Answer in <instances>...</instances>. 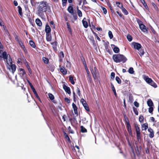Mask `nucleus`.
Masks as SVG:
<instances>
[{
	"label": "nucleus",
	"mask_w": 159,
	"mask_h": 159,
	"mask_svg": "<svg viewBox=\"0 0 159 159\" xmlns=\"http://www.w3.org/2000/svg\"><path fill=\"white\" fill-rule=\"evenodd\" d=\"M37 7V13L39 16L42 17L44 16V12L47 11L48 4L46 1H43L38 2Z\"/></svg>",
	"instance_id": "obj_1"
},
{
	"label": "nucleus",
	"mask_w": 159,
	"mask_h": 159,
	"mask_svg": "<svg viewBox=\"0 0 159 159\" xmlns=\"http://www.w3.org/2000/svg\"><path fill=\"white\" fill-rule=\"evenodd\" d=\"M112 59L116 63L122 62L124 63L126 62L127 59L124 55L120 54H114L112 56Z\"/></svg>",
	"instance_id": "obj_2"
},
{
	"label": "nucleus",
	"mask_w": 159,
	"mask_h": 159,
	"mask_svg": "<svg viewBox=\"0 0 159 159\" xmlns=\"http://www.w3.org/2000/svg\"><path fill=\"white\" fill-rule=\"evenodd\" d=\"M134 126L136 133L137 139L138 141H139L141 139V134L140 128L137 123L134 124Z\"/></svg>",
	"instance_id": "obj_3"
},
{
	"label": "nucleus",
	"mask_w": 159,
	"mask_h": 159,
	"mask_svg": "<svg viewBox=\"0 0 159 159\" xmlns=\"http://www.w3.org/2000/svg\"><path fill=\"white\" fill-rule=\"evenodd\" d=\"M67 10L73 16L74 20H77L78 18V17L76 12H75L74 11L72 7L71 6H69L67 8Z\"/></svg>",
	"instance_id": "obj_4"
},
{
	"label": "nucleus",
	"mask_w": 159,
	"mask_h": 159,
	"mask_svg": "<svg viewBox=\"0 0 159 159\" xmlns=\"http://www.w3.org/2000/svg\"><path fill=\"white\" fill-rule=\"evenodd\" d=\"M80 102L83 105L85 110L88 112L89 111L90 109L89 108V107L88 104L87 103L86 101L84 99V98H82L81 99Z\"/></svg>",
	"instance_id": "obj_5"
},
{
	"label": "nucleus",
	"mask_w": 159,
	"mask_h": 159,
	"mask_svg": "<svg viewBox=\"0 0 159 159\" xmlns=\"http://www.w3.org/2000/svg\"><path fill=\"white\" fill-rule=\"evenodd\" d=\"M91 71L93 76L94 79L97 78L98 75V71L96 67H94V70H91Z\"/></svg>",
	"instance_id": "obj_6"
},
{
	"label": "nucleus",
	"mask_w": 159,
	"mask_h": 159,
	"mask_svg": "<svg viewBox=\"0 0 159 159\" xmlns=\"http://www.w3.org/2000/svg\"><path fill=\"white\" fill-rule=\"evenodd\" d=\"M131 44L133 46L134 48L137 50L140 49L142 47L141 44L138 43L133 42H132Z\"/></svg>",
	"instance_id": "obj_7"
},
{
	"label": "nucleus",
	"mask_w": 159,
	"mask_h": 159,
	"mask_svg": "<svg viewBox=\"0 0 159 159\" xmlns=\"http://www.w3.org/2000/svg\"><path fill=\"white\" fill-rule=\"evenodd\" d=\"M8 55L6 51L3 52L2 50H0V57L4 59H7Z\"/></svg>",
	"instance_id": "obj_8"
},
{
	"label": "nucleus",
	"mask_w": 159,
	"mask_h": 159,
	"mask_svg": "<svg viewBox=\"0 0 159 159\" xmlns=\"http://www.w3.org/2000/svg\"><path fill=\"white\" fill-rule=\"evenodd\" d=\"M148 131L150 133L149 134V137L150 138H152L154 137V132L152 129L151 127L148 128Z\"/></svg>",
	"instance_id": "obj_9"
},
{
	"label": "nucleus",
	"mask_w": 159,
	"mask_h": 159,
	"mask_svg": "<svg viewBox=\"0 0 159 159\" xmlns=\"http://www.w3.org/2000/svg\"><path fill=\"white\" fill-rule=\"evenodd\" d=\"M143 77L144 80L148 84L152 80L151 78H149L148 76L145 75H143Z\"/></svg>",
	"instance_id": "obj_10"
},
{
	"label": "nucleus",
	"mask_w": 159,
	"mask_h": 159,
	"mask_svg": "<svg viewBox=\"0 0 159 159\" xmlns=\"http://www.w3.org/2000/svg\"><path fill=\"white\" fill-rule=\"evenodd\" d=\"M60 70V72L63 75H66L67 74V70L64 67L61 65H59Z\"/></svg>",
	"instance_id": "obj_11"
},
{
	"label": "nucleus",
	"mask_w": 159,
	"mask_h": 159,
	"mask_svg": "<svg viewBox=\"0 0 159 159\" xmlns=\"http://www.w3.org/2000/svg\"><path fill=\"white\" fill-rule=\"evenodd\" d=\"M58 56L59 58V62H62L63 61V59L64 57V54L63 51H61L58 54Z\"/></svg>",
	"instance_id": "obj_12"
},
{
	"label": "nucleus",
	"mask_w": 159,
	"mask_h": 159,
	"mask_svg": "<svg viewBox=\"0 0 159 159\" xmlns=\"http://www.w3.org/2000/svg\"><path fill=\"white\" fill-rule=\"evenodd\" d=\"M126 128L127 129L130 135H132L131 126L129 123H126Z\"/></svg>",
	"instance_id": "obj_13"
},
{
	"label": "nucleus",
	"mask_w": 159,
	"mask_h": 159,
	"mask_svg": "<svg viewBox=\"0 0 159 159\" xmlns=\"http://www.w3.org/2000/svg\"><path fill=\"white\" fill-rule=\"evenodd\" d=\"M63 88L65 91L68 94L71 93L70 90V87L66 86L65 84L63 85Z\"/></svg>",
	"instance_id": "obj_14"
},
{
	"label": "nucleus",
	"mask_w": 159,
	"mask_h": 159,
	"mask_svg": "<svg viewBox=\"0 0 159 159\" xmlns=\"http://www.w3.org/2000/svg\"><path fill=\"white\" fill-rule=\"evenodd\" d=\"M139 28L140 30L144 32H148V28L146 27L144 24H143L139 26Z\"/></svg>",
	"instance_id": "obj_15"
},
{
	"label": "nucleus",
	"mask_w": 159,
	"mask_h": 159,
	"mask_svg": "<svg viewBox=\"0 0 159 159\" xmlns=\"http://www.w3.org/2000/svg\"><path fill=\"white\" fill-rule=\"evenodd\" d=\"M45 30L46 34L50 33L51 32V28L48 23L46 25Z\"/></svg>",
	"instance_id": "obj_16"
},
{
	"label": "nucleus",
	"mask_w": 159,
	"mask_h": 159,
	"mask_svg": "<svg viewBox=\"0 0 159 159\" xmlns=\"http://www.w3.org/2000/svg\"><path fill=\"white\" fill-rule=\"evenodd\" d=\"M57 43L56 41L54 42L51 43V44L52 45V47L53 48V50L55 52L57 50Z\"/></svg>",
	"instance_id": "obj_17"
},
{
	"label": "nucleus",
	"mask_w": 159,
	"mask_h": 159,
	"mask_svg": "<svg viewBox=\"0 0 159 159\" xmlns=\"http://www.w3.org/2000/svg\"><path fill=\"white\" fill-rule=\"evenodd\" d=\"M86 18H84L82 20V22L84 27L85 28H87L88 26V23L86 21Z\"/></svg>",
	"instance_id": "obj_18"
},
{
	"label": "nucleus",
	"mask_w": 159,
	"mask_h": 159,
	"mask_svg": "<svg viewBox=\"0 0 159 159\" xmlns=\"http://www.w3.org/2000/svg\"><path fill=\"white\" fill-rule=\"evenodd\" d=\"M72 106L73 108L75 113V114L78 115V108L76 105L74 103H73L72 104Z\"/></svg>",
	"instance_id": "obj_19"
},
{
	"label": "nucleus",
	"mask_w": 159,
	"mask_h": 159,
	"mask_svg": "<svg viewBox=\"0 0 159 159\" xmlns=\"http://www.w3.org/2000/svg\"><path fill=\"white\" fill-rule=\"evenodd\" d=\"M80 57L85 68H87V65L84 58V57L83 55L80 56Z\"/></svg>",
	"instance_id": "obj_20"
},
{
	"label": "nucleus",
	"mask_w": 159,
	"mask_h": 159,
	"mask_svg": "<svg viewBox=\"0 0 159 159\" xmlns=\"http://www.w3.org/2000/svg\"><path fill=\"white\" fill-rule=\"evenodd\" d=\"M147 104L149 107L154 106L153 103L151 99L148 100L147 101Z\"/></svg>",
	"instance_id": "obj_21"
},
{
	"label": "nucleus",
	"mask_w": 159,
	"mask_h": 159,
	"mask_svg": "<svg viewBox=\"0 0 159 159\" xmlns=\"http://www.w3.org/2000/svg\"><path fill=\"white\" fill-rule=\"evenodd\" d=\"M35 22L37 25L39 26H41L42 25V24L41 21L39 18H37L35 20Z\"/></svg>",
	"instance_id": "obj_22"
},
{
	"label": "nucleus",
	"mask_w": 159,
	"mask_h": 159,
	"mask_svg": "<svg viewBox=\"0 0 159 159\" xmlns=\"http://www.w3.org/2000/svg\"><path fill=\"white\" fill-rule=\"evenodd\" d=\"M142 130H146L148 128V124L147 123L143 124L142 125Z\"/></svg>",
	"instance_id": "obj_23"
},
{
	"label": "nucleus",
	"mask_w": 159,
	"mask_h": 159,
	"mask_svg": "<svg viewBox=\"0 0 159 159\" xmlns=\"http://www.w3.org/2000/svg\"><path fill=\"white\" fill-rule=\"evenodd\" d=\"M138 53L139 54L140 57L142 56L144 54V50L143 49L141 48L140 49L138 50Z\"/></svg>",
	"instance_id": "obj_24"
},
{
	"label": "nucleus",
	"mask_w": 159,
	"mask_h": 159,
	"mask_svg": "<svg viewBox=\"0 0 159 159\" xmlns=\"http://www.w3.org/2000/svg\"><path fill=\"white\" fill-rule=\"evenodd\" d=\"M46 38L47 41L48 42L51 41L52 37L50 33L46 34Z\"/></svg>",
	"instance_id": "obj_25"
},
{
	"label": "nucleus",
	"mask_w": 159,
	"mask_h": 159,
	"mask_svg": "<svg viewBox=\"0 0 159 159\" xmlns=\"http://www.w3.org/2000/svg\"><path fill=\"white\" fill-rule=\"evenodd\" d=\"M112 45L115 47L113 49V50L114 52L115 53H119L120 52L119 48L118 47L116 46L114 44Z\"/></svg>",
	"instance_id": "obj_26"
},
{
	"label": "nucleus",
	"mask_w": 159,
	"mask_h": 159,
	"mask_svg": "<svg viewBox=\"0 0 159 159\" xmlns=\"http://www.w3.org/2000/svg\"><path fill=\"white\" fill-rule=\"evenodd\" d=\"M111 89H112V90L114 94V95H115V96L116 97L117 96V93H116V89H115V88L114 87V86L113 84L111 83Z\"/></svg>",
	"instance_id": "obj_27"
},
{
	"label": "nucleus",
	"mask_w": 159,
	"mask_h": 159,
	"mask_svg": "<svg viewBox=\"0 0 159 159\" xmlns=\"http://www.w3.org/2000/svg\"><path fill=\"white\" fill-rule=\"evenodd\" d=\"M149 84L153 87L154 88H156L157 87V84L152 80L150 82Z\"/></svg>",
	"instance_id": "obj_28"
},
{
	"label": "nucleus",
	"mask_w": 159,
	"mask_h": 159,
	"mask_svg": "<svg viewBox=\"0 0 159 159\" xmlns=\"http://www.w3.org/2000/svg\"><path fill=\"white\" fill-rule=\"evenodd\" d=\"M141 2L143 4L144 7L146 8V9L147 10H148L149 8L148 7L146 3L145 2V1L144 0H140Z\"/></svg>",
	"instance_id": "obj_29"
},
{
	"label": "nucleus",
	"mask_w": 159,
	"mask_h": 159,
	"mask_svg": "<svg viewBox=\"0 0 159 159\" xmlns=\"http://www.w3.org/2000/svg\"><path fill=\"white\" fill-rule=\"evenodd\" d=\"M20 74L22 76H24L26 72L25 70L22 68H20Z\"/></svg>",
	"instance_id": "obj_30"
},
{
	"label": "nucleus",
	"mask_w": 159,
	"mask_h": 159,
	"mask_svg": "<svg viewBox=\"0 0 159 159\" xmlns=\"http://www.w3.org/2000/svg\"><path fill=\"white\" fill-rule=\"evenodd\" d=\"M29 44L30 46L33 48H34L36 47V45L34 42L32 40H30L29 41Z\"/></svg>",
	"instance_id": "obj_31"
},
{
	"label": "nucleus",
	"mask_w": 159,
	"mask_h": 159,
	"mask_svg": "<svg viewBox=\"0 0 159 159\" xmlns=\"http://www.w3.org/2000/svg\"><path fill=\"white\" fill-rule=\"evenodd\" d=\"M42 60L44 63L46 64H48L49 63V60L48 58L43 57L42 58Z\"/></svg>",
	"instance_id": "obj_32"
},
{
	"label": "nucleus",
	"mask_w": 159,
	"mask_h": 159,
	"mask_svg": "<svg viewBox=\"0 0 159 159\" xmlns=\"http://www.w3.org/2000/svg\"><path fill=\"white\" fill-rule=\"evenodd\" d=\"M80 132L82 133H87V130L83 126H80Z\"/></svg>",
	"instance_id": "obj_33"
},
{
	"label": "nucleus",
	"mask_w": 159,
	"mask_h": 159,
	"mask_svg": "<svg viewBox=\"0 0 159 159\" xmlns=\"http://www.w3.org/2000/svg\"><path fill=\"white\" fill-rule=\"evenodd\" d=\"M69 80L72 84H75V82L74 80V78L73 76L70 75L69 77Z\"/></svg>",
	"instance_id": "obj_34"
},
{
	"label": "nucleus",
	"mask_w": 159,
	"mask_h": 159,
	"mask_svg": "<svg viewBox=\"0 0 159 159\" xmlns=\"http://www.w3.org/2000/svg\"><path fill=\"white\" fill-rule=\"evenodd\" d=\"M17 8H18V11L20 15L21 16H22V9L21 7L20 6H19L17 7Z\"/></svg>",
	"instance_id": "obj_35"
},
{
	"label": "nucleus",
	"mask_w": 159,
	"mask_h": 159,
	"mask_svg": "<svg viewBox=\"0 0 159 159\" xmlns=\"http://www.w3.org/2000/svg\"><path fill=\"white\" fill-rule=\"evenodd\" d=\"M11 68L13 73L15 71L16 68V66L15 64H11Z\"/></svg>",
	"instance_id": "obj_36"
},
{
	"label": "nucleus",
	"mask_w": 159,
	"mask_h": 159,
	"mask_svg": "<svg viewBox=\"0 0 159 159\" xmlns=\"http://www.w3.org/2000/svg\"><path fill=\"white\" fill-rule=\"evenodd\" d=\"M77 13L79 17H81L82 16V14L81 11L79 9L78 7H77Z\"/></svg>",
	"instance_id": "obj_37"
},
{
	"label": "nucleus",
	"mask_w": 159,
	"mask_h": 159,
	"mask_svg": "<svg viewBox=\"0 0 159 159\" xmlns=\"http://www.w3.org/2000/svg\"><path fill=\"white\" fill-rule=\"evenodd\" d=\"M92 32H93V34L95 36V37L97 39V40L98 41H101V39L98 36V35H97V34L95 32H94L93 31V30H92Z\"/></svg>",
	"instance_id": "obj_38"
},
{
	"label": "nucleus",
	"mask_w": 159,
	"mask_h": 159,
	"mask_svg": "<svg viewBox=\"0 0 159 159\" xmlns=\"http://www.w3.org/2000/svg\"><path fill=\"white\" fill-rule=\"evenodd\" d=\"M48 96L49 98L51 100H53L54 99V97L52 94L51 93H49L48 94Z\"/></svg>",
	"instance_id": "obj_39"
},
{
	"label": "nucleus",
	"mask_w": 159,
	"mask_h": 159,
	"mask_svg": "<svg viewBox=\"0 0 159 159\" xmlns=\"http://www.w3.org/2000/svg\"><path fill=\"white\" fill-rule=\"evenodd\" d=\"M121 8L122 12L125 15H127L128 14V11L124 7H123Z\"/></svg>",
	"instance_id": "obj_40"
},
{
	"label": "nucleus",
	"mask_w": 159,
	"mask_h": 159,
	"mask_svg": "<svg viewBox=\"0 0 159 159\" xmlns=\"http://www.w3.org/2000/svg\"><path fill=\"white\" fill-rule=\"evenodd\" d=\"M66 24H67V28L69 31L71 33L72 31H71V28L70 27V24L68 22H66Z\"/></svg>",
	"instance_id": "obj_41"
},
{
	"label": "nucleus",
	"mask_w": 159,
	"mask_h": 159,
	"mask_svg": "<svg viewBox=\"0 0 159 159\" xmlns=\"http://www.w3.org/2000/svg\"><path fill=\"white\" fill-rule=\"evenodd\" d=\"M116 81L117 82V83L119 84H121V80L118 77L116 76L115 78Z\"/></svg>",
	"instance_id": "obj_42"
},
{
	"label": "nucleus",
	"mask_w": 159,
	"mask_h": 159,
	"mask_svg": "<svg viewBox=\"0 0 159 159\" xmlns=\"http://www.w3.org/2000/svg\"><path fill=\"white\" fill-rule=\"evenodd\" d=\"M133 109L135 114L136 115H138L139 114V112L137 110V109L135 108L134 107H133Z\"/></svg>",
	"instance_id": "obj_43"
},
{
	"label": "nucleus",
	"mask_w": 159,
	"mask_h": 159,
	"mask_svg": "<svg viewBox=\"0 0 159 159\" xmlns=\"http://www.w3.org/2000/svg\"><path fill=\"white\" fill-rule=\"evenodd\" d=\"M124 116L125 119V121L126 124L129 123V120L126 115L125 114L124 115Z\"/></svg>",
	"instance_id": "obj_44"
},
{
	"label": "nucleus",
	"mask_w": 159,
	"mask_h": 159,
	"mask_svg": "<svg viewBox=\"0 0 159 159\" xmlns=\"http://www.w3.org/2000/svg\"><path fill=\"white\" fill-rule=\"evenodd\" d=\"M34 93V95L39 100V101L40 102H41V100L40 98V97H39V95H38L37 92H35Z\"/></svg>",
	"instance_id": "obj_45"
},
{
	"label": "nucleus",
	"mask_w": 159,
	"mask_h": 159,
	"mask_svg": "<svg viewBox=\"0 0 159 159\" xmlns=\"http://www.w3.org/2000/svg\"><path fill=\"white\" fill-rule=\"evenodd\" d=\"M152 4L154 7L155 9L157 11H158L159 10V9L157 6V5L153 2H152Z\"/></svg>",
	"instance_id": "obj_46"
},
{
	"label": "nucleus",
	"mask_w": 159,
	"mask_h": 159,
	"mask_svg": "<svg viewBox=\"0 0 159 159\" xmlns=\"http://www.w3.org/2000/svg\"><path fill=\"white\" fill-rule=\"evenodd\" d=\"M127 39L128 40L129 42L131 41L132 40V36L131 35H129V34H128L127 35Z\"/></svg>",
	"instance_id": "obj_47"
},
{
	"label": "nucleus",
	"mask_w": 159,
	"mask_h": 159,
	"mask_svg": "<svg viewBox=\"0 0 159 159\" xmlns=\"http://www.w3.org/2000/svg\"><path fill=\"white\" fill-rule=\"evenodd\" d=\"M128 72L130 74H133L134 72L133 68L132 67L129 68L128 70Z\"/></svg>",
	"instance_id": "obj_48"
},
{
	"label": "nucleus",
	"mask_w": 159,
	"mask_h": 159,
	"mask_svg": "<svg viewBox=\"0 0 159 159\" xmlns=\"http://www.w3.org/2000/svg\"><path fill=\"white\" fill-rule=\"evenodd\" d=\"M153 107H149V108H148V111L149 112L152 114H153Z\"/></svg>",
	"instance_id": "obj_49"
},
{
	"label": "nucleus",
	"mask_w": 159,
	"mask_h": 159,
	"mask_svg": "<svg viewBox=\"0 0 159 159\" xmlns=\"http://www.w3.org/2000/svg\"><path fill=\"white\" fill-rule=\"evenodd\" d=\"M143 116L141 115L139 118V120L141 123L143 121Z\"/></svg>",
	"instance_id": "obj_50"
},
{
	"label": "nucleus",
	"mask_w": 159,
	"mask_h": 159,
	"mask_svg": "<svg viewBox=\"0 0 159 159\" xmlns=\"http://www.w3.org/2000/svg\"><path fill=\"white\" fill-rule=\"evenodd\" d=\"M105 49L106 50V51L108 53H109V54H111L112 53V51L109 49V47L105 48Z\"/></svg>",
	"instance_id": "obj_51"
},
{
	"label": "nucleus",
	"mask_w": 159,
	"mask_h": 159,
	"mask_svg": "<svg viewBox=\"0 0 159 159\" xmlns=\"http://www.w3.org/2000/svg\"><path fill=\"white\" fill-rule=\"evenodd\" d=\"M105 49L106 50V51L108 53H109V54H111L112 53V51L109 49V47L105 48Z\"/></svg>",
	"instance_id": "obj_52"
},
{
	"label": "nucleus",
	"mask_w": 159,
	"mask_h": 159,
	"mask_svg": "<svg viewBox=\"0 0 159 159\" xmlns=\"http://www.w3.org/2000/svg\"><path fill=\"white\" fill-rule=\"evenodd\" d=\"M116 4L117 5L118 4V5H117V6L120 8H121L123 7L122 4L119 2H116Z\"/></svg>",
	"instance_id": "obj_53"
},
{
	"label": "nucleus",
	"mask_w": 159,
	"mask_h": 159,
	"mask_svg": "<svg viewBox=\"0 0 159 159\" xmlns=\"http://www.w3.org/2000/svg\"><path fill=\"white\" fill-rule=\"evenodd\" d=\"M108 35L110 39H112L113 37V35L111 31H109L108 32Z\"/></svg>",
	"instance_id": "obj_54"
},
{
	"label": "nucleus",
	"mask_w": 159,
	"mask_h": 159,
	"mask_svg": "<svg viewBox=\"0 0 159 159\" xmlns=\"http://www.w3.org/2000/svg\"><path fill=\"white\" fill-rule=\"evenodd\" d=\"M26 66L27 68L28 69L29 73L30 74H31L32 73V71L29 65L28 64H27L26 65Z\"/></svg>",
	"instance_id": "obj_55"
},
{
	"label": "nucleus",
	"mask_w": 159,
	"mask_h": 159,
	"mask_svg": "<svg viewBox=\"0 0 159 159\" xmlns=\"http://www.w3.org/2000/svg\"><path fill=\"white\" fill-rule=\"evenodd\" d=\"M55 69V66L53 65H51L49 67V70H50L52 72L54 71Z\"/></svg>",
	"instance_id": "obj_56"
},
{
	"label": "nucleus",
	"mask_w": 159,
	"mask_h": 159,
	"mask_svg": "<svg viewBox=\"0 0 159 159\" xmlns=\"http://www.w3.org/2000/svg\"><path fill=\"white\" fill-rule=\"evenodd\" d=\"M68 132L69 133L73 134L74 133L73 130L71 129V127L70 126H69L68 127Z\"/></svg>",
	"instance_id": "obj_57"
},
{
	"label": "nucleus",
	"mask_w": 159,
	"mask_h": 159,
	"mask_svg": "<svg viewBox=\"0 0 159 159\" xmlns=\"http://www.w3.org/2000/svg\"><path fill=\"white\" fill-rule=\"evenodd\" d=\"M76 93H77L78 94V95L79 96H80V95H81L80 91V89L78 87H77Z\"/></svg>",
	"instance_id": "obj_58"
},
{
	"label": "nucleus",
	"mask_w": 159,
	"mask_h": 159,
	"mask_svg": "<svg viewBox=\"0 0 159 159\" xmlns=\"http://www.w3.org/2000/svg\"><path fill=\"white\" fill-rule=\"evenodd\" d=\"M62 1L63 7L65 6L67 3V0H62Z\"/></svg>",
	"instance_id": "obj_59"
},
{
	"label": "nucleus",
	"mask_w": 159,
	"mask_h": 159,
	"mask_svg": "<svg viewBox=\"0 0 159 159\" xmlns=\"http://www.w3.org/2000/svg\"><path fill=\"white\" fill-rule=\"evenodd\" d=\"M19 44L22 49L24 48L25 47L24 45L23 44V43L22 41L19 42Z\"/></svg>",
	"instance_id": "obj_60"
},
{
	"label": "nucleus",
	"mask_w": 159,
	"mask_h": 159,
	"mask_svg": "<svg viewBox=\"0 0 159 159\" xmlns=\"http://www.w3.org/2000/svg\"><path fill=\"white\" fill-rule=\"evenodd\" d=\"M89 39H90L91 41H92V43L93 44H94V43H95V41L94 38L93 37V36H90L89 38Z\"/></svg>",
	"instance_id": "obj_61"
},
{
	"label": "nucleus",
	"mask_w": 159,
	"mask_h": 159,
	"mask_svg": "<svg viewBox=\"0 0 159 159\" xmlns=\"http://www.w3.org/2000/svg\"><path fill=\"white\" fill-rule=\"evenodd\" d=\"M137 23L138 24L139 26L142 25L143 24V22L140 20L139 19H138L137 20Z\"/></svg>",
	"instance_id": "obj_62"
},
{
	"label": "nucleus",
	"mask_w": 159,
	"mask_h": 159,
	"mask_svg": "<svg viewBox=\"0 0 159 159\" xmlns=\"http://www.w3.org/2000/svg\"><path fill=\"white\" fill-rule=\"evenodd\" d=\"M65 101L69 104L70 102V100L67 98H64Z\"/></svg>",
	"instance_id": "obj_63"
},
{
	"label": "nucleus",
	"mask_w": 159,
	"mask_h": 159,
	"mask_svg": "<svg viewBox=\"0 0 159 159\" xmlns=\"http://www.w3.org/2000/svg\"><path fill=\"white\" fill-rule=\"evenodd\" d=\"M115 77V73L114 72L111 73V77L112 80H114Z\"/></svg>",
	"instance_id": "obj_64"
}]
</instances>
